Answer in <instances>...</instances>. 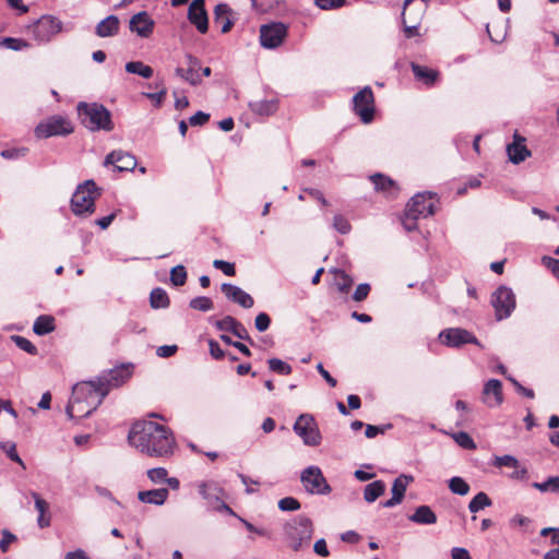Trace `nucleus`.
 Segmentation results:
<instances>
[{"mask_svg": "<svg viewBox=\"0 0 559 559\" xmlns=\"http://www.w3.org/2000/svg\"><path fill=\"white\" fill-rule=\"evenodd\" d=\"M128 439L139 451L154 457H167L176 447L171 430L154 421L133 425Z\"/></svg>", "mask_w": 559, "mask_h": 559, "instance_id": "f257e3e1", "label": "nucleus"}, {"mask_svg": "<svg viewBox=\"0 0 559 559\" xmlns=\"http://www.w3.org/2000/svg\"><path fill=\"white\" fill-rule=\"evenodd\" d=\"M107 396V388H103L98 379L78 382L72 388V396L66 408V413L69 418H74V411L82 404H86L88 407L84 413L85 415H92L103 403Z\"/></svg>", "mask_w": 559, "mask_h": 559, "instance_id": "f03ea898", "label": "nucleus"}, {"mask_svg": "<svg viewBox=\"0 0 559 559\" xmlns=\"http://www.w3.org/2000/svg\"><path fill=\"white\" fill-rule=\"evenodd\" d=\"M80 123L91 132L114 130L111 112L100 103L80 102L76 105Z\"/></svg>", "mask_w": 559, "mask_h": 559, "instance_id": "7ed1b4c3", "label": "nucleus"}, {"mask_svg": "<svg viewBox=\"0 0 559 559\" xmlns=\"http://www.w3.org/2000/svg\"><path fill=\"white\" fill-rule=\"evenodd\" d=\"M284 533L288 546L294 551H300L310 545L313 534L312 521L306 515H297L285 524Z\"/></svg>", "mask_w": 559, "mask_h": 559, "instance_id": "20e7f679", "label": "nucleus"}, {"mask_svg": "<svg viewBox=\"0 0 559 559\" xmlns=\"http://www.w3.org/2000/svg\"><path fill=\"white\" fill-rule=\"evenodd\" d=\"M100 189L90 179L80 183L71 198V210L76 216H90L95 212V200Z\"/></svg>", "mask_w": 559, "mask_h": 559, "instance_id": "39448f33", "label": "nucleus"}, {"mask_svg": "<svg viewBox=\"0 0 559 559\" xmlns=\"http://www.w3.org/2000/svg\"><path fill=\"white\" fill-rule=\"evenodd\" d=\"M74 127L71 120L61 115H53L37 124L35 135L39 139L51 136H66L73 133Z\"/></svg>", "mask_w": 559, "mask_h": 559, "instance_id": "423d86ee", "label": "nucleus"}, {"mask_svg": "<svg viewBox=\"0 0 559 559\" xmlns=\"http://www.w3.org/2000/svg\"><path fill=\"white\" fill-rule=\"evenodd\" d=\"M490 304L495 309V317L498 321L508 319L516 306L515 295L510 287L500 285L491 294Z\"/></svg>", "mask_w": 559, "mask_h": 559, "instance_id": "0eeeda50", "label": "nucleus"}, {"mask_svg": "<svg viewBox=\"0 0 559 559\" xmlns=\"http://www.w3.org/2000/svg\"><path fill=\"white\" fill-rule=\"evenodd\" d=\"M293 430L309 447H317L321 443L322 437L314 417L311 414H301L297 417Z\"/></svg>", "mask_w": 559, "mask_h": 559, "instance_id": "6e6552de", "label": "nucleus"}, {"mask_svg": "<svg viewBox=\"0 0 559 559\" xmlns=\"http://www.w3.org/2000/svg\"><path fill=\"white\" fill-rule=\"evenodd\" d=\"M300 480L307 492L311 495H328L331 492V487L318 466L311 465L305 468L301 472Z\"/></svg>", "mask_w": 559, "mask_h": 559, "instance_id": "1a4fd4ad", "label": "nucleus"}, {"mask_svg": "<svg viewBox=\"0 0 559 559\" xmlns=\"http://www.w3.org/2000/svg\"><path fill=\"white\" fill-rule=\"evenodd\" d=\"M354 111L364 123H370L374 117V97L370 86H365L353 97Z\"/></svg>", "mask_w": 559, "mask_h": 559, "instance_id": "9d476101", "label": "nucleus"}, {"mask_svg": "<svg viewBox=\"0 0 559 559\" xmlns=\"http://www.w3.org/2000/svg\"><path fill=\"white\" fill-rule=\"evenodd\" d=\"M439 338L443 345L452 348H460L465 344H475L483 347L472 332L462 328L444 329L440 332Z\"/></svg>", "mask_w": 559, "mask_h": 559, "instance_id": "9b49d317", "label": "nucleus"}, {"mask_svg": "<svg viewBox=\"0 0 559 559\" xmlns=\"http://www.w3.org/2000/svg\"><path fill=\"white\" fill-rule=\"evenodd\" d=\"M62 31V22L52 15H43L33 26L34 38L40 43L50 41Z\"/></svg>", "mask_w": 559, "mask_h": 559, "instance_id": "f8f14e48", "label": "nucleus"}, {"mask_svg": "<svg viewBox=\"0 0 559 559\" xmlns=\"http://www.w3.org/2000/svg\"><path fill=\"white\" fill-rule=\"evenodd\" d=\"M286 36L287 26L281 22H273L260 27V43L264 48H277L282 45Z\"/></svg>", "mask_w": 559, "mask_h": 559, "instance_id": "ddd939ff", "label": "nucleus"}, {"mask_svg": "<svg viewBox=\"0 0 559 559\" xmlns=\"http://www.w3.org/2000/svg\"><path fill=\"white\" fill-rule=\"evenodd\" d=\"M421 200L423 195H414L406 205L404 216L402 217V224L407 231L417 229L418 218H426L435 213L430 203L427 206H423V209H417L416 205L418 204V201Z\"/></svg>", "mask_w": 559, "mask_h": 559, "instance_id": "4468645a", "label": "nucleus"}, {"mask_svg": "<svg viewBox=\"0 0 559 559\" xmlns=\"http://www.w3.org/2000/svg\"><path fill=\"white\" fill-rule=\"evenodd\" d=\"M131 376V371L129 367L121 365L104 371L100 376L97 377L99 383L103 388H107V394L111 389L118 388L123 384Z\"/></svg>", "mask_w": 559, "mask_h": 559, "instance_id": "2eb2a0df", "label": "nucleus"}, {"mask_svg": "<svg viewBox=\"0 0 559 559\" xmlns=\"http://www.w3.org/2000/svg\"><path fill=\"white\" fill-rule=\"evenodd\" d=\"M188 20L201 34L209 29V17L205 10V0H193L188 8Z\"/></svg>", "mask_w": 559, "mask_h": 559, "instance_id": "dca6fc26", "label": "nucleus"}, {"mask_svg": "<svg viewBox=\"0 0 559 559\" xmlns=\"http://www.w3.org/2000/svg\"><path fill=\"white\" fill-rule=\"evenodd\" d=\"M104 164L112 165L117 171H132L136 167L135 157L123 151H112L105 157Z\"/></svg>", "mask_w": 559, "mask_h": 559, "instance_id": "f3484780", "label": "nucleus"}, {"mask_svg": "<svg viewBox=\"0 0 559 559\" xmlns=\"http://www.w3.org/2000/svg\"><path fill=\"white\" fill-rule=\"evenodd\" d=\"M221 289L228 300L241 306L245 309H250L254 305V300L251 295L239 286L230 283H223Z\"/></svg>", "mask_w": 559, "mask_h": 559, "instance_id": "a211bd4d", "label": "nucleus"}, {"mask_svg": "<svg viewBox=\"0 0 559 559\" xmlns=\"http://www.w3.org/2000/svg\"><path fill=\"white\" fill-rule=\"evenodd\" d=\"M154 25L155 22L145 11L134 14L129 22L130 31L136 33L142 38H147L152 35Z\"/></svg>", "mask_w": 559, "mask_h": 559, "instance_id": "6ab92c4d", "label": "nucleus"}, {"mask_svg": "<svg viewBox=\"0 0 559 559\" xmlns=\"http://www.w3.org/2000/svg\"><path fill=\"white\" fill-rule=\"evenodd\" d=\"M483 402L488 407H498L503 402L502 384L498 379H490L483 389Z\"/></svg>", "mask_w": 559, "mask_h": 559, "instance_id": "aec40b11", "label": "nucleus"}, {"mask_svg": "<svg viewBox=\"0 0 559 559\" xmlns=\"http://www.w3.org/2000/svg\"><path fill=\"white\" fill-rule=\"evenodd\" d=\"M186 59L188 68H177L175 71L176 75L180 76L193 86L199 85L201 83V78L199 75L201 62L197 57L192 55H187Z\"/></svg>", "mask_w": 559, "mask_h": 559, "instance_id": "412c9836", "label": "nucleus"}, {"mask_svg": "<svg viewBox=\"0 0 559 559\" xmlns=\"http://www.w3.org/2000/svg\"><path fill=\"white\" fill-rule=\"evenodd\" d=\"M525 139L518 133H514L513 142L507 145V153L511 163L518 165L531 155L524 144Z\"/></svg>", "mask_w": 559, "mask_h": 559, "instance_id": "4be33fe9", "label": "nucleus"}, {"mask_svg": "<svg viewBox=\"0 0 559 559\" xmlns=\"http://www.w3.org/2000/svg\"><path fill=\"white\" fill-rule=\"evenodd\" d=\"M370 180L377 191L383 192L391 198H395L397 195L399 188L390 177L382 174H374L370 176Z\"/></svg>", "mask_w": 559, "mask_h": 559, "instance_id": "5701e85b", "label": "nucleus"}, {"mask_svg": "<svg viewBox=\"0 0 559 559\" xmlns=\"http://www.w3.org/2000/svg\"><path fill=\"white\" fill-rule=\"evenodd\" d=\"M169 496L167 488H157L138 492V499L143 503L163 506Z\"/></svg>", "mask_w": 559, "mask_h": 559, "instance_id": "b1692460", "label": "nucleus"}, {"mask_svg": "<svg viewBox=\"0 0 559 559\" xmlns=\"http://www.w3.org/2000/svg\"><path fill=\"white\" fill-rule=\"evenodd\" d=\"M249 108L257 116L269 117L277 111L278 100L276 98H272L250 102Z\"/></svg>", "mask_w": 559, "mask_h": 559, "instance_id": "393cba45", "label": "nucleus"}, {"mask_svg": "<svg viewBox=\"0 0 559 559\" xmlns=\"http://www.w3.org/2000/svg\"><path fill=\"white\" fill-rule=\"evenodd\" d=\"M231 9L227 3H218L214 9V22L222 27V33H228L234 25L229 17Z\"/></svg>", "mask_w": 559, "mask_h": 559, "instance_id": "a878e982", "label": "nucleus"}, {"mask_svg": "<svg viewBox=\"0 0 559 559\" xmlns=\"http://www.w3.org/2000/svg\"><path fill=\"white\" fill-rule=\"evenodd\" d=\"M411 69L415 79L427 86L433 85L438 80L439 72L433 69L419 66L416 62H411Z\"/></svg>", "mask_w": 559, "mask_h": 559, "instance_id": "bb28decb", "label": "nucleus"}, {"mask_svg": "<svg viewBox=\"0 0 559 559\" xmlns=\"http://www.w3.org/2000/svg\"><path fill=\"white\" fill-rule=\"evenodd\" d=\"M415 0H405L404 1V7H403V13H402V22H403V25H404V34L407 38H412L416 35H418V26H419V21H420V14L424 10V5L423 3H418L416 10L418 12V15L417 17H415L413 20L414 24L412 25H407V20L405 17V12L406 10L412 5L414 4Z\"/></svg>", "mask_w": 559, "mask_h": 559, "instance_id": "cd10ccee", "label": "nucleus"}, {"mask_svg": "<svg viewBox=\"0 0 559 559\" xmlns=\"http://www.w3.org/2000/svg\"><path fill=\"white\" fill-rule=\"evenodd\" d=\"M119 19L116 15H109L96 25L95 33L99 37H110L119 32Z\"/></svg>", "mask_w": 559, "mask_h": 559, "instance_id": "c85d7f7f", "label": "nucleus"}, {"mask_svg": "<svg viewBox=\"0 0 559 559\" xmlns=\"http://www.w3.org/2000/svg\"><path fill=\"white\" fill-rule=\"evenodd\" d=\"M408 520L417 524L430 525L437 522V515L429 506H419Z\"/></svg>", "mask_w": 559, "mask_h": 559, "instance_id": "c756f323", "label": "nucleus"}, {"mask_svg": "<svg viewBox=\"0 0 559 559\" xmlns=\"http://www.w3.org/2000/svg\"><path fill=\"white\" fill-rule=\"evenodd\" d=\"M34 502L35 508L38 511V519L37 524L40 528L48 527L50 525V516H46V513L48 512L49 504L46 500H44L37 492L32 491L31 492Z\"/></svg>", "mask_w": 559, "mask_h": 559, "instance_id": "7c9ffc66", "label": "nucleus"}, {"mask_svg": "<svg viewBox=\"0 0 559 559\" xmlns=\"http://www.w3.org/2000/svg\"><path fill=\"white\" fill-rule=\"evenodd\" d=\"M55 329H56L55 318L49 314L39 316L33 324L34 333L39 336L49 334L52 331H55Z\"/></svg>", "mask_w": 559, "mask_h": 559, "instance_id": "2f4dec72", "label": "nucleus"}, {"mask_svg": "<svg viewBox=\"0 0 559 559\" xmlns=\"http://www.w3.org/2000/svg\"><path fill=\"white\" fill-rule=\"evenodd\" d=\"M414 481L412 475L401 474L392 484V496L400 501H403L407 486Z\"/></svg>", "mask_w": 559, "mask_h": 559, "instance_id": "473e14b6", "label": "nucleus"}, {"mask_svg": "<svg viewBox=\"0 0 559 559\" xmlns=\"http://www.w3.org/2000/svg\"><path fill=\"white\" fill-rule=\"evenodd\" d=\"M385 491V484L383 480H374L368 484L364 489V499L368 503L374 502Z\"/></svg>", "mask_w": 559, "mask_h": 559, "instance_id": "72a5a7b5", "label": "nucleus"}, {"mask_svg": "<svg viewBox=\"0 0 559 559\" xmlns=\"http://www.w3.org/2000/svg\"><path fill=\"white\" fill-rule=\"evenodd\" d=\"M150 304L153 309H165L169 307L170 300L165 289L156 287L150 294Z\"/></svg>", "mask_w": 559, "mask_h": 559, "instance_id": "f704fd0d", "label": "nucleus"}, {"mask_svg": "<svg viewBox=\"0 0 559 559\" xmlns=\"http://www.w3.org/2000/svg\"><path fill=\"white\" fill-rule=\"evenodd\" d=\"M126 71L128 73L138 74L144 79L153 76V69L150 66L144 64L142 61H130L126 63Z\"/></svg>", "mask_w": 559, "mask_h": 559, "instance_id": "c9c22d12", "label": "nucleus"}, {"mask_svg": "<svg viewBox=\"0 0 559 559\" xmlns=\"http://www.w3.org/2000/svg\"><path fill=\"white\" fill-rule=\"evenodd\" d=\"M492 503L491 499L487 493L478 492L468 503V510L472 513H477L486 507H490Z\"/></svg>", "mask_w": 559, "mask_h": 559, "instance_id": "e433bc0d", "label": "nucleus"}, {"mask_svg": "<svg viewBox=\"0 0 559 559\" xmlns=\"http://www.w3.org/2000/svg\"><path fill=\"white\" fill-rule=\"evenodd\" d=\"M532 486L540 492H559V476H550L543 483H533Z\"/></svg>", "mask_w": 559, "mask_h": 559, "instance_id": "4c0bfd02", "label": "nucleus"}, {"mask_svg": "<svg viewBox=\"0 0 559 559\" xmlns=\"http://www.w3.org/2000/svg\"><path fill=\"white\" fill-rule=\"evenodd\" d=\"M0 449L7 454V456L25 468L23 460L20 457L16 451V444L13 441H2L0 442Z\"/></svg>", "mask_w": 559, "mask_h": 559, "instance_id": "58836bf2", "label": "nucleus"}, {"mask_svg": "<svg viewBox=\"0 0 559 559\" xmlns=\"http://www.w3.org/2000/svg\"><path fill=\"white\" fill-rule=\"evenodd\" d=\"M449 489L459 496H465L469 491V485L459 476H454L449 480Z\"/></svg>", "mask_w": 559, "mask_h": 559, "instance_id": "ea45409f", "label": "nucleus"}, {"mask_svg": "<svg viewBox=\"0 0 559 559\" xmlns=\"http://www.w3.org/2000/svg\"><path fill=\"white\" fill-rule=\"evenodd\" d=\"M335 285L341 293H347L354 283L353 278L341 270L335 271Z\"/></svg>", "mask_w": 559, "mask_h": 559, "instance_id": "a19ab883", "label": "nucleus"}, {"mask_svg": "<svg viewBox=\"0 0 559 559\" xmlns=\"http://www.w3.org/2000/svg\"><path fill=\"white\" fill-rule=\"evenodd\" d=\"M269 369L275 373L287 376L292 373V367L280 358H270L267 360Z\"/></svg>", "mask_w": 559, "mask_h": 559, "instance_id": "79ce46f5", "label": "nucleus"}, {"mask_svg": "<svg viewBox=\"0 0 559 559\" xmlns=\"http://www.w3.org/2000/svg\"><path fill=\"white\" fill-rule=\"evenodd\" d=\"M189 306L194 310L206 312L213 309L214 304L211 298L205 296H199L191 299Z\"/></svg>", "mask_w": 559, "mask_h": 559, "instance_id": "37998d69", "label": "nucleus"}, {"mask_svg": "<svg viewBox=\"0 0 559 559\" xmlns=\"http://www.w3.org/2000/svg\"><path fill=\"white\" fill-rule=\"evenodd\" d=\"M170 282L174 286H183L187 282V271L183 265H176L170 270Z\"/></svg>", "mask_w": 559, "mask_h": 559, "instance_id": "c03bdc74", "label": "nucleus"}, {"mask_svg": "<svg viewBox=\"0 0 559 559\" xmlns=\"http://www.w3.org/2000/svg\"><path fill=\"white\" fill-rule=\"evenodd\" d=\"M11 340L20 349L26 352L27 354H31V355L37 354L36 346L26 337L21 336V335H12Z\"/></svg>", "mask_w": 559, "mask_h": 559, "instance_id": "a18cd8bd", "label": "nucleus"}, {"mask_svg": "<svg viewBox=\"0 0 559 559\" xmlns=\"http://www.w3.org/2000/svg\"><path fill=\"white\" fill-rule=\"evenodd\" d=\"M221 489L215 485H210L207 483H201L199 485V493L205 500L218 499V492Z\"/></svg>", "mask_w": 559, "mask_h": 559, "instance_id": "49530a36", "label": "nucleus"}, {"mask_svg": "<svg viewBox=\"0 0 559 559\" xmlns=\"http://www.w3.org/2000/svg\"><path fill=\"white\" fill-rule=\"evenodd\" d=\"M27 153H28L27 147H11V148L2 150L0 152V155L4 159H19V158L26 156Z\"/></svg>", "mask_w": 559, "mask_h": 559, "instance_id": "de8ad7c7", "label": "nucleus"}, {"mask_svg": "<svg viewBox=\"0 0 559 559\" xmlns=\"http://www.w3.org/2000/svg\"><path fill=\"white\" fill-rule=\"evenodd\" d=\"M453 437L455 442L463 449L473 450L476 448L474 440L467 432L460 431L455 433Z\"/></svg>", "mask_w": 559, "mask_h": 559, "instance_id": "09e8293b", "label": "nucleus"}, {"mask_svg": "<svg viewBox=\"0 0 559 559\" xmlns=\"http://www.w3.org/2000/svg\"><path fill=\"white\" fill-rule=\"evenodd\" d=\"M519 460L512 455H509V454H506V455H502V456H496L495 457V462H493V465L497 466V467H513V468H518L519 467Z\"/></svg>", "mask_w": 559, "mask_h": 559, "instance_id": "8fccbe9b", "label": "nucleus"}, {"mask_svg": "<svg viewBox=\"0 0 559 559\" xmlns=\"http://www.w3.org/2000/svg\"><path fill=\"white\" fill-rule=\"evenodd\" d=\"M168 472L164 467H155L147 471V477L155 484L165 483Z\"/></svg>", "mask_w": 559, "mask_h": 559, "instance_id": "3c124183", "label": "nucleus"}, {"mask_svg": "<svg viewBox=\"0 0 559 559\" xmlns=\"http://www.w3.org/2000/svg\"><path fill=\"white\" fill-rule=\"evenodd\" d=\"M2 44L7 48L14 50V51H19V50L29 47V44L27 41L20 39V38H13V37L3 38Z\"/></svg>", "mask_w": 559, "mask_h": 559, "instance_id": "603ef678", "label": "nucleus"}, {"mask_svg": "<svg viewBox=\"0 0 559 559\" xmlns=\"http://www.w3.org/2000/svg\"><path fill=\"white\" fill-rule=\"evenodd\" d=\"M300 507V502L294 497H285L278 501V509L282 511H297Z\"/></svg>", "mask_w": 559, "mask_h": 559, "instance_id": "864d4df0", "label": "nucleus"}, {"mask_svg": "<svg viewBox=\"0 0 559 559\" xmlns=\"http://www.w3.org/2000/svg\"><path fill=\"white\" fill-rule=\"evenodd\" d=\"M333 227L340 233V234H348L352 229V226L349 222L343 216V215H335L333 218Z\"/></svg>", "mask_w": 559, "mask_h": 559, "instance_id": "5fc2aeb1", "label": "nucleus"}, {"mask_svg": "<svg viewBox=\"0 0 559 559\" xmlns=\"http://www.w3.org/2000/svg\"><path fill=\"white\" fill-rule=\"evenodd\" d=\"M236 319L231 316H225L223 319L215 321L214 325L218 331L233 332Z\"/></svg>", "mask_w": 559, "mask_h": 559, "instance_id": "6e6d98bb", "label": "nucleus"}, {"mask_svg": "<svg viewBox=\"0 0 559 559\" xmlns=\"http://www.w3.org/2000/svg\"><path fill=\"white\" fill-rule=\"evenodd\" d=\"M213 266L217 270H221L227 276H234L236 274L234 263L224 260H214Z\"/></svg>", "mask_w": 559, "mask_h": 559, "instance_id": "4d7b16f0", "label": "nucleus"}, {"mask_svg": "<svg viewBox=\"0 0 559 559\" xmlns=\"http://www.w3.org/2000/svg\"><path fill=\"white\" fill-rule=\"evenodd\" d=\"M167 94V90L165 87H162V90H159L158 92L156 93H148V92H144L142 93V95L148 99H151L152 102H154V106L156 108L160 107L164 99H165V96Z\"/></svg>", "mask_w": 559, "mask_h": 559, "instance_id": "13d9d810", "label": "nucleus"}, {"mask_svg": "<svg viewBox=\"0 0 559 559\" xmlns=\"http://www.w3.org/2000/svg\"><path fill=\"white\" fill-rule=\"evenodd\" d=\"M236 337L240 338V340H243V341H248L250 344H253V341L252 338L250 337L247 329L245 328V325L239 322L237 319H236V322H235V325H234V329H233V332H231Z\"/></svg>", "mask_w": 559, "mask_h": 559, "instance_id": "bf43d9fd", "label": "nucleus"}, {"mask_svg": "<svg viewBox=\"0 0 559 559\" xmlns=\"http://www.w3.org/2000/svg\"><path fill=\"white\" fill-rule=\"evenodd\" d=\"M270 324H271V318L267 313L265 312H260L257 317H255V320H254V325H255V329L259 331V332H264L266 331L269 328H270Z\"/></svg>", "mask_w": 559, "mask_h": 559, "instance_id": "052dcab7", "label": "nucleus"}, {"mask_svg": "<svg viewBox=\"0 0 559 559\" xmlns=\"http://www.w3.org/2000/svg\"><path fill=\"white\" fill-rule=\"evenodd\" d=\"M1 534L2 538L0 539V550L2 552H7L10 545L16 540V536L7 528L2 530Z\"/></svg>", "mask_w": 559, "mask_h": 559, "instance_id": "680f3d73", "label": "nucleus"}, {"mask_svg": "<svg viewBox=\"0 0 559 559\" xmlns=\"http://www.w3.org/2000/svg\"><path fill=\"white\" fill-rule=\"evenodd\" d=\"M392 425H383V426H373V425H367L365 435L367 438L371 439L377 437L380 433H384L388 429H391Z\"/></svg>", "mask_w": 559, "mask_h": 559, "instance_id": "e2e57ef3", "label": "nucleus"}, {"mask_svg": "<svg viewBox=\"0 0 559 559\" xmlns=\"http://www.w3.org/2000/svg\"><path fill=\"white\" fill-rule=\"evenodd\" d=\"M369 292H370L369 284H367V283L359 284L353 294V299L355 301H362L368 297Z\"/></svg>", "mask_w": 559, "mask_h": 559, "instance_id": "0e129e2a", "label": "nucleus"}, {"mask_svg": "<svg viewBox=\"0 0 559 559\" xmlns=\"http://www.w3.org/2000/svg\"><path fill=\"white\" fill-rule=\"evenodd\" d=\"M316 4L322 10H332L341 8L345 0H314Z\"/></svg>", "mask_w": 559, "mask_h": 559, "instance_id": "69168bd1", "label": "nucleus"}, {"mask_svg": "<svg viewBox=\"0 0 559 559\" xmlns=\"http://www.w3.org/2000/svg\"><path fill=\"white\" fill-rule=\"evenodd\" d=\"M209 349L211 356L216 359H223L225 357V352L221 348L219 344L215 340H209Z\"/></svg>", "mask_w": 559, "mask_h": 559, "instance_id": "338daca9", "label": "nucleus"}, {"mask_svg": "<svg viewBox=\"0 0 559 559\" xmlns=\"http://www.w3.org/2000/svg\"><path fill=\"white\" fill-rule=\"evenodd\" d=\"M210 120V115L203 111H198L190 117L189 123L192 127L203 126Z\"/></svg>", "mask_w": 559, "mask_h": 559, "instance_id": "774afa93", "label": "nucleus"}]
</instances>
